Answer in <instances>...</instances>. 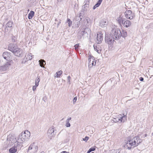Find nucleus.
I'll list each match as a JSON object with an SVG mask.
<instances>
[{
  "label": "nucleus",
  "mask_w": 153,
  "mask_h": 153,
  "mask_svg": "<svg viewBox=\"0 0 153 153\" xmlns=\"http://www.w3.org/2000/svg\"><path fill=\"white\" fill-rule=\"evenodd\" d=\"M40 153H45V152L44 151H42Z\"/></svg>",
  "instance_id": "nucleus-51"
},
{
  "label": "nucleus",
  "mask_w": 153,
  "mask_h": 153,
  "mask_svg": "<svg viewBox=\"0 0 153 153\" xmlns=\"http://www.w3.org/2000/svg\"><path fill=\"white\" fill-rule=\"evenodd\" d=\"M79 25H78L77 26V27H79Z\"/></svg>",
  "instance_id": "nucleus-57"
},
{
  "label": "nucleus",
  "mask_w": 153,
  "mask_h": 153,
  "mask_svg": "<svg viewBox=\"0 0 153 153\" xmlns=\"http://www.w3.org/2000/svg\"><path fill=\"white\" fill-rule=\"evenodd\" d=\"M67 22L68 23V26L69 27L71 26L72 25V21L71 20L69 19H68L67 20Z\"/></svg>",
  "instance_id": "nucleus-31"
},
{
  "label": "nucleus",
  "mask_w": 153,
  "mask_h": 153,
  "mask_svg": "<svg viewBox=\"0 0 153 153\" xmlns=\"http://www.w3.org/2000/svg\"><path fill=\"white\" fill-rule=\"evenodd\" d=\"M131 24V23L130 21L125 19L122 25L124 27L128 28L130 27Z\"/></svg>",
  "instance_id": "nucleus-18"
},
{
  "label": "nucleus",
  "mask_w": 153,
  "mask_h": 153,
  "mask_svg": "<svg viewBox=\"0 0 153 153\" xmlns=\"http://www.w3.org/2000/svg\"><path fill=\"white\" fill-rule=\"evenodd\" d=\"M17 150L13 146L9 149V152L10 153H15Z\"/></svg>",
  "instance_id": "nucleus-24"
},
{
  "label": "nucleus",
  "mask_w": 153,
  "mask_h": 153,
  "mask_svg": "<svg viewBox=\"0 0 153 153\" xmlns=\"http://www.w3.org/2000/svg\"><path fill=\"white\" fill-rule=\"evenodd\" d=\"M54 129L53 128H50L48 131V135L50 138L54 137L55 134L54 133Z\"/></svg>",
  "instance_id": "nucleus-14"
},
{
  "label": "nucleus",
  "mask_w": 153,
  "mask_h": 153,
  "mask_svg": "<svg viewBox=\"0 0 153 153\" xmlns=\"http://www.w3.org/2000/svg\"><path fill=\"white\" fill-rule=\"evenodd\" d=\"M96 7L95 6V5H94V7H93V9H96Z\"/></svg>",
  "instance_id": "nucleus-49"
},
{
  "label": "nucleus",
  "mask_w": 153,
  "mask_h": 153,
  "mask_svg": "<svg viewBox=\"0 0 153 153\" xmlns=\"http://www.w3.org/2000/svg\"><path fill=\"white\" fill-rule=\"evenodd\" d=\"M66 123L65 124V126L67 127H70L71 126V124L69 122H66Z\"/></svg>",
  "instance_id": "nucleus-35"
},
{
  "label": "nucleus",
  "mask_w": 153,
  "mask_h": 153,
  "mask_svg": "<svg viewBox=\"0 0 153 153\" xmlns=\"http://www.w3.org/2000/svg\"><path fill=\"white\" fill-rule=\"evenodd\" d=\"M139 79L141 81H143L144 80V79L143 77H141Z\"/></svg>",
  "instance_id": "nucleus-42"
},
{
  "label": "nucleus",
  "mask_w": 153,
  "mask_h": 153,
  "mask_svg": "<svg viewBox=\"0 0 153 153\" xmlns=\"http://www.w3.org/2000/svg\"><path fill=\"white\" fill-rule=\"evenodd\" d=\"M89 137H88L86 136L85 138H82V140L84 141H87L89 139Z\"/></svg>",
  "instance_id": "nucleus-36"
},
{
  "label": "nucleus",
  "mask_w": 153,
  "mask_h": 153,
  "mask_svg": "<svg viewBox=\"0 0 153 153\" xmlns=\"http://www.w3.org/2000/svg\"><path fill=\"white\" fill-rule=\"evenodd\" d=\"M94 50L96 51L98 53H99V50H97V46H95L94 45Z\"/></svg>",
  "instance_id": "nucleus-40"
},
{
  "label": "nucleus",
  "mask_w": 153,
  "mask_h": 153,
  "mask_svg": "<svg viewBox=\"0 0 153 153\" xmlns=\"http://www.w3.org/2000/svg\"><path fill=\"white\" fill-rule=\"evenodd\" d=\"M62 73V71H58V72L56 73V76H55V77H59Z\"/></svg>",
  "instance_id": "nucleus-28"
},
{
  "label": "nucleus",
  "mask_w": 153,
  "mask_h": 153,
  "mask_svg": "<svg viewBox=\"0 0 153 153\" xmlns=\"http://www.w3.org/2000/svg\"><path fill=\"white\" fill-rule=\"evenodd\" d=\"M17 37L16 36H13L12 37V40L13 42H16L17 41Z\"/></svg>",
  "instance_id": "nucleus-30"
},
{
  "label": "nucleus",
  "mask_w": 153,
  "mask_h": 153,
  "mask_svg": "<svg viewBox=\"0 0 153 153\" xmlns=\"http://www.w3.org/2000/svg\"><path fill=\"white\" fill-rule=\"evenodd\" d=\"M142 142V140L140 139V136L137 135L134 137L131 140H128L126 144V147L128 150L131 148H134L138 146Z\"/></svg>",
  "instance_id": "nucleus-1"
},
{
  "label": "nucleus",
  "mask_w": 153,
  "mask_h": 153,
  "mask_svg": "<svg viewBox=\"0 0 153 153\" xmlns=\"http://www.w3.org/2000/svg\"><path fill=\"white\" fill-rule=\"evenodd\" d=\"M84 11L83 10H81L79 14V17L80 18V21H81L83 18L84 13Z\"/></svg>",
  "instance_id": "nucleus-25"
},
{
  "label": "nucleus",
  "mask_w": 153,
  "mask_h": 153,
  "mask_svg": "<svg viewBox=\"0 0 153 153\" xmlns=\"http://www.w3.org/2000/svg\"><path fill=\"white\" fill-rule=\"evenodd\" d=\"M84 3L85 4L82 6V10L85 11L87 10V7H88L89 4V1L88 0H86Z\"/></svg>",
  "instance_id": "nucleus-20"
},
{
  "label": "nucleus",
  "mask_w": 153,
  "mask_h": 153,
  "mask_svg": "<svg viewBox=\"0 0 153 153\" xmlns=\"http://www.w3.org/2000/svg\"><path fill=\"white\" fill-rule=\"evenodd\" d=\"M61 23V20H59V21L57 23V27H58L59 25Z\"/></svg>",
  "instance_id": "nucleus-43"
},
{
  "label": "nucleus",
  "mask_w": 153,
  "mask_h": 153,
  "mask_svg": "<svg viewBox=\"0 0 153 153\" xmlns=\"http://www.w3.org/2000/svg\"><path fill=\"white\" fill-rule=\"evenodd\" d=\"M58 1H62V0H57Z\"/></svg>",
  "instance_id": "nucleus-52"
},
{
  "label": "nucleus",
  "mask_w": 153,
  "mask_h": 153,
  "mask_svg": "<svg viewBox=\"0 0 153 153\" xmlns=\"http://www.w3.org/2000/svg\"><path fill=\"white\" fill-rule=\"evenodd\" d=\"M32 58V54L30 53L26 55L25 57L23 59L22 63H25L28 60H31Z\"/></svg>",
  "instance_id": "nucleus-13"
},
{
  "label": "nucleus",
  "mask_w": 153,
  "mask_h": 153,
  "mask_svg": "<svg viewBox=\"0 0 153 153\" xmlns=\"http://www.w3.org/2000/svg\"><path fill=\"white\" fill-rule=\"evenodd\" d=\"M113 36L110 34H106L105 37V41L106 43L109 45H113L114 42V39Z\"/></svg>",
  "instance_id": "nucleus-6"
},
{
  "label": "nucleus",
  "mask_w": 153,
  "mask_h": 153,
  "mask_svg": "<svg viewBox=\"0 0 153 153\" xmlns=\"http://www.w3.org/2000/svg\"><path fill=\"white\" fill-rule=\"evenodd\" d=\"M79 44H76V45H75L74 46V47H75V49L76 50H77L79 48Z\"/></svg>",
  "instance_id": "nucleus-37"
},
{
  "label": "nucleus",
  "mask_w": 153,
  "mask_h": 153,
  "mask_svg": "<svg viewBox=\"0 0 153 153\" xmlns=\"http://www.w3.org/2000/svg\"><path fill=\"white\" fill-rule=\"evenodd\" d=\"M33 145H32V144H31L30 146H29V148H28V152H29V151H30V150H31V149H32L33 147Z\"/></svg>",
  "instance_id": "nucleus-34"
},
{
  "label": "nucleus",
  "mask_w": 153,
  "mask_h": 153,
  "mask_svg": "<svg viewBox=\"0 0 153 153\" xmlns=\"http://www.w3.org/2000/svg\"><path fill=\"white\" fill-rule=\"evenodd\" d=\"M34 12L33 11H31L28 15V18L29 19H32L34 15Z\"/></svg>",
  "instance_id": "nucleus-23"
},
{
  "label": "nucleus",
  "mask_w": 153,
  "mask_h": 153,
  "mask_svg": "<svg viewBox=\"0 0 153 153\" xmlns=\"http://www.w3.org/2000/svg\"><path fill=\"white\" fill-rule=\"evenodd\" d=\"M111 34L115 39L118 40L120 38L121 31L119 28H113L111 30Z\"/></svg>",
  "instance_id": "nucleus-4"
},
{
  "label": "nucleus",
  "mask_w": 153,
  "mask_h": 153,
  "mask_svg": "<svg viewBox=\"0 0 153 153\" xmlns=\"http://www.w3.org/2000/svg\"><path fill=\"white\" fill-rule=\"evenodd\" d=\"M102 1V0H99L97 3L95 5V6L96 7H98L101 4Z\"/></svg>",
  "instance_id": "nucleus-27"
},
{
  "label": "nucleus",
  "mask_w": 153,
  "mask_h": 153,
  "mask_svg": "<svg viewBox=\"0 0 153 153\" xmlns=\"http://www.w3.org/2000/svg\"><path fill=\"white\" fill-rule=\"evenodd\" d=\"M13 25V23L12 22L10 21H9L5 27L4 29V32L5 33L7 32L8 31V30L7 27L11 28L12 27Z\"/></svg>",
  "instance_id": "nucleus-16"
},
{
  "label": "nucleus",
  "mask_w": 153,
  "mask_h": 153,
  "mask_svg": "<svg viewBox=\"0 0 153 153\" xmlns=\"http://www.w3.org/2000/svg\"><path fill=\"white\" fill-rule=\"evenodd\" d=\"M55 22H56V21H57V20L56 19L55 20Z\"/></svg>",
  "instance_id": "nucleus-53"
},
{
  "label": "nucleus",
  "mask_w": 153,
  "mask_h": 153,
  "mask_svg": "<svg viewBox=\"0 0 153 153\" xmlns=\"http://www.w3.org/2000/svg\"><path fill=\"white\" fill-rule=\"evenodd\" d=\"M82 33L83 35L84 34H85L86 33L85 32V31H82Z\"/></svg>",
  "instance_id": "nucleus-46"
},
{
  "label": "nucleus",
  "mask_w": 153,
  "mask_h": 153,
  "mask_svg": "<svg viewBox=\"0 0 153 153\" xmlns=\"http://www.w3.org/2000/svg\"><path fill=\"white\" fill-rule=\"evenodd\" d=\"M88 66L89 68H92V66L95 65L96 63V60L93 56H89L88 59Z\"/></svg>",
  "instance_id": "nucleus-8"
},
{
  "label": "nucleus",
  "mask_w": 153,
  "mask_h": 153,
  "mask_svg": "<svg viewBox=\"0 0 153 153\" xmlns=\"http://www.w3.org/2000/svg\"><path fill=\"white\" fill-rule=\"evenodd\" d=\"M125 19L123 18V16L120 15L117 18L116 20L119 25L120 26H122Z\"/></svg>",
  "instance_id": "nucleus-19"
},
{
  "label": "nucleus",
  "mask_w": 153,
  "mask_h": 153,
  "mask_svg": "<svg viewBox=\"0 0 153 153\" xmlns=\"http://www.w3.org/2000/svg\"><path fill=\"white\" fill-rule=\"evenodd\" d=\"M8 50L17 56L21 57L22 55V50L18 48L17 45L14 43L9 44L8 47Z\"/></svg>",
  "instance_id": "nucleus-2"
},
{
  "label": "nucleus",
  "mask_w": 153,
  "mask_h": 153,
  "mask_svg": "<svg viewBox=\"0 0 153 153\" xmlns=\"http://www.w3.org/2000/svg\"><path fill=\"white\" fill-rule=\"evenodd\" d=\"M36 86L34 85L33 87V91H34L36 90Z\"/></svg>",
  "instance_id": "nucleus-41"
},
{
  "label": "nucleus",
  "mask_w": 153,
  "mask_h": 153,
  "mask_svg": "<svg viewBox=\"0 0 153 153\" xmlns=\"http://www.w3.org/2000/svg\"><path fill=\"white\" fill-rule=\"evenodd\" d=\"M147 136V134H145L144 135V136H143V137L145 138V137H146Z\"/></svg>",
  "instance_id": "nucleus-48"
},
{
  "label": "nucleus",
  "mask_w": 153,
  "mask_h": 153,
  "mask_svg": "<svg viewBox=\"0 0 153 153\" xmlns=\"http://www.w3.org/2000/svg\"><path fill=\"white\" fill-rule=\"evenodd\" d=\"M30 135V132L28 130L25 131L24 132H22L20 134L17 139H21V141L24 142L27 139L29 138Z\"/></svg>",
  "instance_id": "nucleus-3"
},
{
  "label": "nucleus",
  "mask_w": 153,
  "mask_h": 153,
  "mask_svg": "<svg viewBox=\"0 0 153 153\" xmlns=\"http://www.w3.org/2000/svg\"><path fill=\"white\" fill-rule=\"evenodd\" d=\"M40 76L38 75L36 79L35 82H39L40 80Z\"/></svg>",
  "instance_id": "nucleus-33"
},
{
  "label": "nucleus",
  "mask_w": 153,
  "mask_h": 153,
  "mask_svg": "<svg viewBox=\"0 0 153 153\" xmlns=\"http://www.w3.org/2000/svg\"><path fill=\"white\" fill-rule=\"evenodd\" d=\"M11 53H10L7 52H5L3 53L2 56L4 59L10 61H12L11 59Z\"/></svg>",
  "instance_id": "nucleus-12"
},
{
  "label": "nucleus",
  "mask_w": 153,
  "mask_h": 153,
  "mask_svg": "<svg viewBox=\"0 0 153 153\" xmlns=\"http://www.w3.org/2000/svg\"><path fill=\"white\" fill-rule=\"evenodd\" d=\"M35 86H36V87H37L39 85V82H35Z\"/></svg>",
  "instance_id": "nucleus-45"
},
{
  "label": "nucleus",
  "mask_w": 153,
  "mask_h": 153,
  "mask_svg": "<svg viewBox=\"0 0 153 153\" xmlns=\"http://www.w3.org/2000/svg\"><path fill=\"white\" fill-rule=\"evenodd\" d=\"M12 61L7 62L4 65L0 66V71H3L7 70L9 68Z\"/></svg>",
  "instance_id": "nucleus-11"
},
{
  "label": "nucleus",
  "mask_w": 153,
  "mask_h": 153,
  "mask_svg": "<svg viewBox=\"0 0 153 153\" xmlns=\"http://www.w3.org/2000/svg\"><path fill=\"white\" fill-rule=\"evenodd\" d=\"M61 153H68V152H67L66 151H64L62 152Z\"/></svg>",
  "instance_id": "nucleus-47"
},
{
  "label": "nucleus",
  "mask_w": 153,
  "mask_h": 153,
  "mask_svg": "<svg viewBox=\"0 0 153 153\" xmlns=\"http://www.w3.org/2000/svg\"><path fill=\"white\" fill-rule=\"evenodd\" d=\"M117 150L112 149L110 151V153H119Z\"/></svg>",
  "instance_id": "nucleus-32"
},
{
  "label": "nucleus",
  "mask_w": 153,
  "mask_h": 153,
  "mask_svg": "<svg viewBox=\"0 0 153 153\" xmlns=\"http://www.w3.org/2000/svg\"><path fill=\"white\" fill-rule=\"evenodd\" d=\"M91 153H94V152H91Z\"/></svg>",
  "instance_id": "nucleus-56"
},
{
  "label": "nucleus",
  "mask_w": 153,
  "mask_h": 153,
  "mask_svg": "<svg viewBox=\"0 0 153 153\" xmlns=\"http://www.w3.org/2000/svg\"><path fill=\"white\" fill-rule=\"evenodd\" d=\"M108 24V21L105 19H103L100 21V26L102 27H105Z\"/></svg>",
  "instance_id": "nucleus-17"
},
{
  "label": "nucleus",
  "mask_w": 153,
  "mask_h": 153,
  "mask_svg": "<svg viewBox=\"0 0 153 153\" xmlns=\"http://www.w3.org/2000/svg\"><path fill=\"white\" fill-rule=\"evenodd\" d=\"M102 1V0H99L97 3L95 5V6L96 7H98L101 4Z\"/></svg>",
  "instance_id": "nucleus-26"
},
{
  "label": "nucleus",
  "mask_w": 153,
  "mask_h": 153,
  "mask_svg": "<svg viewBox=\"0 0 153 153\" xmlns=\"http://www.w3.org/2000/svg\"><path fill=\"white\" fill-rule=\"evenodd\" d=\"M86 21L88 22V19H86Z\"/></svg>",
  "instance_id": "nucleus-55"
},
{
  "label": "nucleus",
  "mask_w": 153,
  "mask_h": 153,
  "mask_svg": "<svg viewBox=\"0 0 153 153\" xmlns=\"http://www.w3.org/2000/svg\"><path fill=\"white\" fill-rule=\"evenodd\" d=\"M126 18L130 19H132L134 17L135 15L134 13H132L131 10H126L124 13Z\"/></svg>",
  "instance_id": "nucleus-10"
},
{
  "label": "nucleus",
  "mask_w": 153,
  "mask_h": 153,
  "mask_svg": "<svg viewBox=\"0 0 153 153\" xmlns=\"http://www.w3.org/2000/svg\"><path fill=\"white\" fill-rule=\"evenodd\" d=\"M120 37L121 36L123 38L126 37L127 36V32L126 31L124 30H122V31H121V35H120Z\"/></svg>",
  "instance_id": "nucleus-21"
},
{
  "label": "nucleus",
  "mask_w": 153,
  "mask_h": 153,
  "mask_svg": "<svg viewBox=\"0 0 153 153\" xmlns=\"http://www.w3.org/2000/svg\"><path fill=\"white\" fill-rule=\"evenodd\" d=\"M39 62L40 66L44 68V66L46 64L45 61L43 59H41L39 61Z\"/></svg>",
  "instance_id": "nucleus-22"
},
{
  "label": "nucleus",
  "mask_w": 153,
  "mask_h": 153,
  "mask_svg": "<svg viewBox=\"0 0 153 153\" xmlns=\"http://www.w3.org/2000/svg\"><path fill=\"white\" fill-rule=\"evenodd\" d=\"M71 117H69V118L67 119L66 120V122H69V120H71Z\"/></svg>",
  "instance_id": "nucleus-44"
},
{
  "label": "nucleus",
  "mask_w": 153,
  "mask_h": 153,
  "mask_svg": "<svg viewBox=\"0 0 153 153\" xmlns=\"http://www.w3.org/2000/svg\"><path fill=\"white\" fill-rule=\"evenodd\" d=\"M152 135L153 136V132L152 133Z\"/></svg>",
  "instance_id": "nucleus-54"
},
{
  "label": "nucleus",
  "mask_w": 153,
  "mask_h": 153,
  "mask_svg": "<svg viewBox=\"0 0 153 153\" xmlns=\"http://www.w3.org/2000/svg\"><path fill=\"white\" fill-rule=\"evenodd\" d=\"M71 77L68 76V81L69 84H70Z\"/></svg>",
  "instance_id": "nucleus-39"
},
{
  "label": "nucleus",
  "mask_w": 153,
  "mask_h": 153,
  "mask_svg": "<svg viewBox=\"0 0 153 153\" xmlns=\"http://www.w3.org/2000/svg\"><path fill=\"white\" fill-rule=\"evenodd\" d=\"M96 149L95 147H91L90 148L88 151L87 153H90L92 151H94Z\"/></svg>",
  "instance_id": "nucleus-29"
},
{
  "label": "nucleus",
  "mask_w": 153,
  "mask_h": 153,
  "mask_svg": "<svg viewBox=\"0 0 153 153\" xmlns=\"http://www.w3.org/2000/svg\"><path fill=\"white\" fill-rule=\"evenodd\" d=\"M127 114V112H126V113H123V116H122L121 114H120L119 116H119L117 117H116L115 118H114V120H112L111 121L112 122L116 123L120 121V122H124L125 120H126L127 116L126 115Z\"/></svg>",
  "instance_id": "nucleus-5"
},
{
  "label": "nucleus",
  "mask_w": 153,
  "mask_h": 153,
  "mask_svg": "<svg viewBox=\"0 0 153 153\" xmlns=\"http://www.w3.org/2000/svg\"><path fill=\"white\" fill-rule=\"evenodd\" d=\"M16 138L13 135H9L7 136V142H9V143L10 145L14 143L16 141Z\"/></svg>",
  "instance_id": "nucleus-9"
},
{
  "label": "nucleus",
  "mask_w": 153,
  "mask_h": 153,
  "mask_svg": "<svg viewBox=\"0 0 153 153\" xmlns=\"http://www.w3.org/2000/svg\"><path fill=\"white\" fill-rule=\"evenodd\" d=\"M102 35V34L101 32H98L97 37V43L100 44L101 42L103 39V37Z\"/></svg>",
  "instance_id": "nucleus-15"
},
{
  "label": "nucleus",
  "mask_w": 153,
  "mask_h": 153,
  "mask_svg": "<svg viewBox=\"0 0 153 153\" xmlns=\"http://www.w3.org/2000/svg\"><path fill=\"white\" fill-rule=\"evenodd\" d=\"M77 97H75L73 100V104H74L75 102H76L77 100Z\"/></svg>",
  "instance_id": "nucleus-38"
},
{
  "label": "nucleus",
  "mask_w": 153,
  "mask_h": 153,
  "mask_svg": "<svg viewBox=\"0 0 153 153\" xmlns=\"http://www.w3.org/2000/svg\"><path fill=\"white\" fill-rule=\"evenodd\" d=\"M29 11V10H28V11Z\"/></svg>",
  "instance_id": "nucleus-58"
},
{
  "label": "nucleus",
  "mask_w": 153,
  "mask_h": 153,
  "mask_svg": "<svg viewBox=\"0 0 153 153\" xmlns=\"http://www.w3.org/2000/svg\"><path fill=\"white\" fill-rule=\"evenodd\" d=\"M17 138L16 142L14 143V147L17 150L19 151L23 147L22 143L23 142L21 141V140Z\"/></svg>",
  "instance_id": "nucleus-7"
},
{
  "label": "nucleus",
  "mask_w": 153,
  "mask_h": 153,
  "mask_svg": "<svg viewBox=\"0 0 153 153\" xmlns=\"http://www.w3.org/2000/svg\"><path fill=\"white\" fill-rule=\"evenodd\" d=\"M42 100H44V101L45 102V98H44V97L43 98Z\"/></svg>",
  "instance_id": "nucleus-50"
}]
</instances>
